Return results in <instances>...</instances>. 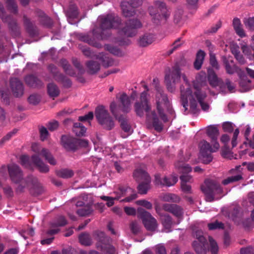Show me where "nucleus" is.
<instances>
[{
    "mask_svg": "<svg viewBox=\"0 0 254 254\" xmlns=\"http://www.w3.org/2000/svg\"><path fill=\"white\" fill-rule=\"evenodd\" d=\"M182 77L183 83L180 87L181 99L185 111L190 107V111L193 114L197 111L199 104L204 111H207L209 105L204 101L206 93L203 92L206 83V76L204 72H200L196 77L191 87L185 74L181 75L179 68L173 67L166 72L165 81L168 90L172 92L175 91L176 85L179 83Z\"/></svg>",
    "mask_w": 254,
    "mask_h": 254,
    "instance_id": "f257e3e1",
    "label": "nucleus"
},
{
    "mask_svg": "<svg viewBox=\"0 0 254 254\" xmlns=\"http://www.w3.org/2000/svg\"><path fill=\"white\" fill-rule=\"evenodd\" d=\"M146 91L143 92L140 98V101L135 103V111L139 116H142L144 113L146 115V124L148 127H154V129L160 131L162 129V123L159 121V118L164 121H167V117L164 113L165 110L171 111L170 102L167 96L163 93L162 90L159 87L154 89L152 96H155V100L157 110V114L154 110H152L148 103V97L147 94V86L143 85Z\"/></svg>",
    "mask_w": 254,
    "mask_h": 254,
    "instance_id": "f03ea898",
    "label": "nucleus"
},
{
    "mask_svg": "<svg viewBox=\"0 0 254 254\" xmlns=\"http://www.w3.org/2000/svg\"><path fill=\"white\" fill-rule=\"evenodd\" d=\"M31 150L36 154L33 155L31 159L26 155H22L20 157L21 164L24 167L31 168L32 164L37 167L40 172H48L49 171L48 166L42 162L39 158V155L44 157L50 164L52 165L56 164V160L51 155L50 151L47 148L42 147L39 143H32Z\"/></svg>",
    "mask_w": 254,
    "mask_h": 254,
    "instance_id": "7ed1b4c3",
    "label": "nucleus"
},
{
    "mask_svg": "<svg viewBox=\"0 0 254 254\" xmlns=\"http://www.w3.org/2000/svg\"><path fill=\"white\" fill-rule=\"evenodd\" d=\"M206 133L211 138V145L209 142L202 140L198 144L199 150L198 156L199 161L204 164H208L213 159L212 153L217 151L220 147L219 143L217 141V137L219 133L218 129L215 126H209L206 128Z\"/></svg>",
    "mask_w": 254,
    "mask_h": 254,
    "instance_id": "20e7f679",
    "label": "nucleus"
},
{
    "mask_svg": "<svg viewBox=\"0 0 254 254\" xmlns=\"http://www.w3.org/2000/svg\"><path fill=\"white\" fill-rule=\"evenodd\" d=\"M194 236L196 240L192 243V246L197 254H206L207 250H210L212 254H217L218 247L216 242L211 237H209L210 248L208 249L205 238L200 230L195 231Z\"/></svg>",
    "mask_w": 254,
    "mask_h": 254,
    "instance_id": "39448f33",
    "label": "nucleus"
},
{
    "mask_svg": "<svg viewBox=\"0 0 254 254\" xmlns=\"http://www.w3.org/2000/svg\"><path fill=\"white\" fill-rule=\"evenodd\" d=\"M148 12L152 22L156 25L164 23L170 15L166 4L159 0L154 1L153 5L148 7Z\"/></svg>",
    "mask_w": 254,
    "mask_h": 254,
    "instance_id": "423d86ee",
    "label": "nucleus"
},
{
    "mask_svg": "<svg viewBox=\"0 0 254 254\" xmlns=\"http://www.w3.org/2000/svg\"><path fill=\"white\" fill-rule=\"evenodd\" d=\"M113 194L115 195V197L107 196H101L100 197L102 200L107 201V205L109 207L114 205L115 200H118L122 196H127L122 201L127 202L131 201L137 197L135 191L128 187H120L119 190L114 191Z\"/></svg>",
    "mask_w": 254,
    "mask_h": 254,
    "instance_id": "0eeeda50",
    "label": "nucleus"
},
{
    "mask_svg": "<svg viewBox=\"0 0 254 254\" xmlns=\"http://www.w3.org/2000/svg\"><path fill=\"white\" fill-rule=\"evenodd\" d=\"M201 189L206 195L207 201H211L215 198L218 199L221 197V196H219L217 195L222 193V189L219 184L212 180H205Z\"/></svg>",
    "mask_w": 254,
    "mask_h": 254,
    "instance_id": "6e6552de",
    "label": "nucleus"
},
{
    "mask_svg": "<svg viewBox=\"0 0 254 254\" xmlns=\"http://www.w3.org/2000/svg\"><path fill=\"white\" fill-rule=\"evenodd\" d=\"M134 98V95L128 97L126 94L123 93L119 99L120 105H118L115 102H113L110 105V110L115 118L120 121V119L118 117L117 113L121 111L124 113L129 112L130 109V101Z\"/></svg>",
    "mask_w": 254,
    "mask_h": 254,
    "instance_id": "1a4fd4ad",
    "label": "nucleus"
},
{
    "mask_svg": "<svg viewBox=\"0 0 254 254\" xmlns=\"http://www.w3.org/2000/svg\"><path fill=\"white\" fill-rule=\"evenodd\" d=\"M133 176L137 182H141L138 186L140 194H146L150 189V178L145 170L137 169L133 173Z\"/></svg>",
    "mask_w": 254,
    "mask_h": 254,
    "instance_id": "9d476101",
    "label": "nucleus"
},
{
    "mask_svg": "<svg viewBox=\"0 0 254 254\" xmlns=\"http://www.w3.org/2000/svg\"><path fill=\"white\" fill-rule=\"evenodd\" d=\"M95 116L99 124L106 129H111L114 127V122L104 106H99L96 108Z\"/></svg>",
    "mask_w": 254,
    "mask_h": 254,
    "instance_id": "9b49d317",
    "label": "nucleus"
},
{
    "mask_svg": "<svg viewBox=\"0 0 254 254\" xmlns=\"http://www.w3.org/2000/svg\"><path fill=\"white\" fill-rule=\"evenodd\" d=\"M100 23V27L103 32L110 28H121L120 19L119 17L111 14L107 15H101L98 19Z\"/></svg>",
    "mask_w": 254,
    "mask_h": 254,
    "instance_id": "f8f14e48",
    "label": "nucleus"
},
{
    "mask_svg": "<svg viewBox=\"0 0 254 254\" xmlns=\"http://www.w3.org/2000/svg\"><path fill=\"white\" fill-rule=\"evenodd\" d=\"M137 214L142 220L145 228L150 231H155L157 228L156 220L152 216L150 213L143 208L139 207L137 209Z\"/></svg>",
    "mask_w": 254,
    "mask_h": 254,
    "instance_id": "ddd939ff",
    "label": "nucleus"
},
{
    "mask_svg": "<svg viewBox=\"0 0 254 254\" xmlns=\"http://www.w3.org/2000/svg\"><path fill=\"white\" fill-rule=\"evenodd\" d=\"M61 141L63 146L67 150H74L78 146L86 147L88 144L86 140L77 139L67 135L62 136Z\"/></svg>",
    "mask_w": 254,
    "mask_h": 254,
    "instance_id": "4468645a",
    "label": "nucleus"
},
{
    "mask_svg": "<svg viewBox=\"0 0 254 254\" xmlns=\"http://www.w3.org/2000/svg\"><path fill=\"white\" fill-rule=\"evenodd\" d=\"M97 247L98 249L103 251L105 254H116L115 248L110 245L109 239L105 236L103 232H98L97 234Z\"/></svg>",
    "mask_w": 254,
    "mask_h": 254,
    "instance_id": "2eb2a0df",
    "label": "nucleus"
},
{
    "mask_svg": "<svg viewBox=\"0 0 254 254\" xmlns=\"http://www.w3.org/2000/svg\"><path fill=\"white\" fill-rule=\"evenodd\" d=\"M143 0H130L129 2H123L121 8L125 17H131L135 15V8L141 5Z\"/></svg>",
    "mask_w": 254,
    "mask_h": 254,
    "instance_id": "dca6fc26",
    "label": "nucleus"
},
{
    "mask_svg": "<svg viewBox=\"0 0 254 254\" xmlns=\"http://www.w3.org/2000/svg\"><path fill=\"white\" fill-rule=\"evenodd\" d=\"M141 26L142 24L138 20H129L126 26L123 28L121 32L127 36L132 37L136 34V29L141 27Z\"/></svg>",
    "mask_w": 254,
    "mask_h": 254,
    "instance_id": "f3484780",
    "label": "nucleus"
},
{
    "mask_svg": "<svg viewBox=\"0 0 254 254\" xmlns=\"http://www.w3.org/2000/svg\"><path fill=\"white\" fill-rule=\"evenodd\" d=\"M178 181V176L175 175H172L170 177H164L161 179L159 174L155 176V182L157 185L166 186L170 187L175 185Z\"/></svg>",
    "mask_w": 254,
    "mask_h": 254,
    "instance_id": "a211bd4d",
    "label": "nucleus"
},
{
    "mask_svg": "<svg viewBox=\"0 0 254 254\" xmlns=\"http://www.w3.org/2000/svg\"><path fill=\"white\" fill-rule=\"evenodd\" d=\"M8 169L10 178L13 182H18L22 177V173L16 165L12 164L8 166Z\"/></svg>",
    "mask_w": 254,
    "mask_h": 254,
    "instance_id": "6ab92c4d",
    "label": "nucleus"
},
{
    "mask_svg": "<svg viewBox=\"0 0 254 254\" xmlns=\"http://www.w3.org/2000/svg\"><path fill=\"white\" fill-rule=\"evenodd\" d=\"M10 86L16 96L18 97L22 95L23 92V85L17 78H14L10 79Z\"/></svg>",
    "mask_w": 254,
    "mask_h": 254,
    "instance_id": "aec40b11",
    "label": "nucleus"
},
{
    "mask_svg": "<svg viewBox=\"0 0 254 254\" xmlns=\"http://www.w3.org/2000/svg\"><path fill=\"white\" fill-rule=\"evenodd\" d=\"M181 189L186 193H191V187L190 184L192 182V177L190 175H183L180 177Z\"/></svg>",
    "mask_w": 254,
    "mask_h": 254,
    "instance_id": "412c9836",
    "label": "nucleus"
},
{
    "mask_svg": "<svg viewBox=\"0 0 254 254\" xmlns=\"http://www.w3.org/2000/svg\"><path fill=\"white\" fill-rule=\"evenodd\" d=\"M92 35L94 37L93 39L90 38L89 35H85L81 38V40L85 42L86 43H87L88 44L93 46L97 48L100 47V45L97 43V41L100 39H104V37L101 34H96L94 30L93 31Z\"/></svg>",
    "mask_w": 254,
    "mask_h": 254,
    "instance_id": "4be33fe9",
    "label": "nucleus"
},
{
    "mask_svg": "<svg viewBox=\"0 0 254 254\" xmlns=\"http://www.w3.org/2000/svg\"><path fill=\"white\" fill-rule=\"evenodd\" d=\"M240 46L243 54L250 60H254V51H253L251 45L249 46L246 42L242 40L240 43Z\"/></svg>",
    "mask_w": 254,
    "mask_h": 254,
    "instance_id": "5701e85b",
    "label": "nucleus"
},
{
    "mask_svg": "<svg viewBox=\"0 0 254 254\" xmlns=\"http://www.w3.org/2000/svg\"><path fill=\"white\" fill-rule=\"evenodd\" d=\"M230 47L232 54L238 62L241 64H244L246 61L244 56L240 53L239 46L237 44L233 42L231 43Z\"/></svg>",
    "mask_w": 254,
    "mask_h": 254,
    "instance_id": "b1692460",
    "label": "nucleus"
},
{
    "mask_svg": "<svg viewBox=\"0 0 254 254\" xmlns=\"http://www.w3.org/2000/svg\"><path fill=\"white\" fill-rule=\"evenodd\" d=\"M240 86L242 92H247L254 88V82L248 79L246 76H240Z\"/></svg>",
    "mask_w": 254,
    "mask_h": 254,
    "instance_id": "393cba45",
    "label": "nucleus"
},
{
    "mask_svg": "<svg viewBox=\"0 0 254 254\" xmlns=\"http://www.w3.org/2000/svg\"><path fill=\"white\" fill-rule=\"evenodd\" d=\"M163 208L164 210L171 212L178 218H180L183 214L181 207L175 204H165L163 206Z\"/></svg>",
    "mask_w": 254,
    "mask_h": 254,
    "instance_id": "a878e982",
    "label": "nucleus"
},
{
    "mask_svg": "<svg viewBox=\"0 0 254 254\" xmlns=\"http://www.w3.org/2000/svg\"><path fill=\"white\" fill-rule=\"evenodd\" d=\"M233 25L236 34L241 38L246 37L247 35L243 28L241 20L238 18H235L233 21Z\"/></svg>",
    "mask_w": 254,
    "mask_h": 254,
    "instance_id": "bb28decb",
    "label": "nucleus"
},
{
    "mask_svg": "<svg viewBox=\"0 0 254 254\" xmlns=\"http://www.w3.org/2000/svg\"><path fill=\"white\" fill-rule=\"evenodd\" d=\"M208 78L212 86L215 87L218 85L220 81L214 72L210 68L208 69Z\"/></svg>",
    "mask_w": 254,
    "mask_h": 254,
    "instance_id": "cd10ccee",
    "label": "nucleus"
},
{
    "mask_svg": "<svg viewBox=\"0 0 254 254\" xmlns=\"http://www.w3.org/2000/svg\"><path fill=\"white\" fill-rule=\"evenodd\" d=\"M204 57L205 53L203 51L200 50L197 52L196 59L194 63V66L196 69L198 70L201 68Z\"/></svg>",
    "mask_w": 254,
    "mask_h": 254,
    "instance_id": "c85d7f7f",
    "label": "nucleus"
},
{
    "mask_svg": "<svg viewBox=\"0 0 254 254\" xmlns=\"http://www.w3.org/2000/svg\"><path fill=\"white\" fill-rule=\"evenodd\" d=\"M161 220L164 226L163 231L167 233L170 232L172 224L170 217L168 215H164L161 216Z\"/></svg>",
    "mask_w": 254,
    "mask_h": 254,
    "instance_id": "c756f323",
    "label": "nucleus"
},
{
    "mask_svg": "<svg viewBox=\"0 0 254 254\" xmlns=\"http://www.w3.org/2000/svg\"><path fill=\"white\" fill-rule=\"evenodd\" d=\"M154 40V37L152 34H145L139 40V45L145 47L151 44Z\"/></svg>",
    "mask_w": 254,
    "mask_h": 254,
    "instance_id": "7c9ffc66",
    "label": "nucleus"
},
{
    "mask_svg": "<svg viewBox=\"0 0 254 254\" xmlns=\"http://www.w3.org/2000/svg\"><path fill=\"white\" fill-rule=\"evenodd\" d=\"M73 131L77 136H83L86 131V128L80 123L74 124Z\"/></svg>",
    "mask_w": 254,
    "mask_h": 254,
    "instance_id": "2f4dec72",
    "label": "nucleus"
},
{
    "mask_svg": "<svg viewBox=\"0 0 254 254\" xmlns=\"http://www.w3.org/2000/svg\"><path fill=\"white\" fill-rule=\"evenodd\" d=\"M175 167L180 173L186 174L190 172L191 171V168L188 164L183 162H178L175 164Z\"/></svg>",
    "mask_w": 254,
    "mask_h": 254,
    "instance_id": "473e14b6",
    "label": "nucleus"
},
{
    "mask_svg": "<svg viewBox=\"0 0 254 254\" xmlns=\"http://www.w3.org/2000/svg\"><path fill=\"white\" fill-rule=\"evenodd\" d=\"M161 199L167 202H178L180 199L178 196L172 193H165L161 196Z\"/></svg>",
    "mask_w": 254,
    "mask_h": 254,
    "instance_id": "72a5a7b5",
    "label": "nucleus"
},
{
    "mask_svg": "<svg viewBox=\"0 0 254 254\" xmlns=\"http://www.w3.org/2000/svg\"><path fill=\"white\" fill-rule=\"evenodd\" d=\"M26 82L30 86L36 87L39 84L40 81L34 75H30L25 77Z\"/></svg>",
    "mask_w": 254,
    "mask_h": 254,
    "instance_id": "f704fd0d",
    "label": "nucleus"
},
{
    "mask_svg": "<svg viewBox=\"0 0 254 254\" xmlns=\"http://www.w3.org/2000/svg\"><path fill=\"white\" fill-rule=\"evenodd\" d=\"M243 23L246 28L254 31V17H245L243 19Z\"/></svg>",
    "mask_w": 254,
    "mask_h": 254,
    "instance_id": "c9c22d12",
    "label": "nucleus"
},
{
    "mask_svg": "<svg viewBox=\"0 0 254 254\" xmlns=\"http://www.w3.org/2000/svg\"><path fill=\"white\" fill-rule=\"evenodd\" d=\"M87 66L89 72L92 74L97 72L99 70L100 68L99 64L98 63L93 61L88 62L87 64Z\"/></svg>",
    "mask_w": 254,
    "mask_h": 254,
    "instance_id": "e433bc0d",
    "label": "nucleus"
},
{
    "mask_svg": "<svg viewBox=\"0 0 254 254\" xmlns=\"http://www.w3.org/2000/svg\"><path fill=\"white\" fill-rule=\"evenodd\" d=\"M48 92L51 97L57 96L59 93L57 86L53 83H50L48 85Z\"/></svg>",
    "mask_w": 254,
    "mask_h": 254,
    "instance_id": "4c0bfd02",
    "label": "nucleus"
},
{
    "mask_svg": "<svg viewBox=\"0 0 254 254\" xmlns=\"http://www.w3.org/2000/svg\"><path fill=\"white\" fill-rule=\"evenodd\" d=\"M92 209L90 205H86L84 207L77 210V213L81 216H85L91 214Z\"/></svg>",
    "mask_w": 254,
    "mask_h": 254,
    "instance_id": "58836bf2",
    "label": "nucleus"
},
{
    "mask_svg": "<svg viewBox=\"0 0 254 254\" xmlns=\"http://www.w3.org/2000/svg\"><path fill=\"white\" fill-rule=\"evenodd\" d=\"M80 243L85 246H88L91 244V240L88 234H82L79 236Z\"/></svg>",
    "mask_w": 254,
    "mask_h": 254,
    "instance_id": "ea45409f",
    "label": "nucleus"
},
{
    "mask_svg": "<svg viewBox=\"0 0 254 254\" xmlns=\"http://www.w3.org/2000/svg\"><path fill=\"white\" fill-rule=\"evenodd\" d=\"M73 173L70 170L63 169L58 173V175L63 178H68L72 176Z\"/></svg>",
    "mask_w": 254,
    "mask_h": 254,
    "instance_id": "a19ab883",
    "label": "nucleus"
},
{
    "mask_svg": "<svg viewBox=\"0 0 254 254\" xmlns=\"http://www.w3.org/2000/svg\"><path fill=\"white\" fill-rule=\"evenodd\" d=\"M221 154L223 157L226 158H228L230 159L237 158L236 157L234 156L233 153H232L231 151L226 147L222 148Z\"/></svg>",
    "mask_w": 254,
    "mask_h": 254,
    "instance_id": "79ce46f5",
    "label": "nucleus"
},
{
    "mask_svg": "<svg viewBox=\"0 0 254 254\" xmlns=\"http://www.w3.org/2000/svg\"><path fill=\"white\" fill-rule=\"evenodd\" d=\"M183 11L179 9L175 12L174 14V21L176 23H179L184 19Z\"/></svg>",
    "mask_w": 254,
    "mask_h": 254,
    "instance_id": "37998d69",
    "label": "nucleus"
},
{
    "mask_svg": "<svg viewBox=\"0 0 254 254\" xmlns=\"http://www.w3.org/2000/svg\"><path fill=\"white\" fill-rule=\"evenodd\" d=\"M105 49L111 53L120 56L121 55V52L120 50L117 47L112 46L109 45H105Z\"/></svg>",
    "mask_w": 254,
    "mask_h": 254,
    "instance_id": "c03bdc74",
    "label": "nucleus"
},
{
    "mask_svg": "<svg viewBox=\"0 0 254 254\" xmlns=\"http://www.w3.org/2000/svg\"><path fill=\"white\" fill-rule=\"evenodd\" d=\"M208 227L209 229L210 230L217 229H222L223 228V224L216 221L213 223L208 224Z\"/></svg>",
    "mask_w": 254,
    "mask_h": 254,
    "instance_id": "a18cd8bd",
    "label": "nucleus"
},
{
    "mask_svg": "<svg viewBox=\"0 0 254 254\" xmlns=\"http://www.w3.org/2000/svg\"><path fill=\"white\" fill-rule=\"evenodd\" d=\"M241 179V176L240 175H236L235 176H231L224 180L223 181V184L224 185H226L230 183L238 181Z\"/></svg>",
    "mask_w": 254,
    "mask_h": 254,
    "instance_id": "49530a36",
    "label": "nucleus"
},
{
    "mask_svg": "<svg viewBox=\"0 0 254 254\" xmlns=\"http://www.w3.org/2000/svg\"><path fill=\"white\" fill-rule=\"evenodd\" d=\"M97 58L101 60L103 64L105 66H108L111 65V61L106 56L100 55L98 56Z\"/></svg>",
    "mask_w": 254,
    "mask_h": 254,
    "instance_id": "de8ad7c7",
    "label": "nucleus"
},
{
    "mask_svg": "<svg viewBox=\"0 0 254 254\" xmlns=\"http://www.w3.org/2000/svg\"><path fill=\"white\" fill-rule=\"evenodd\" d=\"M34 234V231L31 228H28L26 230H24L21 232V235L24 239H27L28 236H33Z\"/></svg>",
    "mask_w": 254,
    "mask_h": 254,
    "instance_id": "09e8293b",
    "label": "nucleus"
},
{
    "mask_svg": "<svg viewBox=\"0 0 254 254\" xmlns=\"http://www.w3.org/2000/svg\"><path fill=\"white\" fill-rule=\"evenodd\" d=\"M66 221L65 218L63 216H60L58 218L57 222L52 224V227H58L59 226H63L65 225Z\"/></svg>",
    "mask_w": 254,
    "mask_h": 254,
    "instance_id": "8fccbe9b",
    "label": "nucleus"
},
{
    "mask_svg": "<svg viewBox=\"0 0 254 254\" xmlns=\"http://www.w3.org/2000/svg\"><path fill=\"white\" fill-rule=\"evenodd\" d=\"M40 134V138L42 141H44L46 140L48 135V131L47 128L45 127H41L39 129Z\"/></svg>",
    "mask_w": 254,
    "mask_h": 254,
    "instance_id": "3c124183",
    "label": "nucleus"
},
{
    "mask_svg": "<svg viewBox=\"0 0 254 254\" xmlns=\"http://www.w3.org/2000/svg\"><path fill=\"white\" fill-rule=\"evenodd\" d=\"M198 0H187L188 6L189 9L192 10H196L198 7Z\"/></svg>",
    "mask_w": 254,
    "mask_h": 254,
    "instance_id": "603ef678",
    "label": "nucleus"
},
{
    "mask_svg": "<svg viewBox=\"0 0 254 254\" xmlns=\"http://www.w3.org/2000/svg\"><path fill=\"white\" fill-rule=\"evenodd\" d=\"M137 205L142 206L147 209H150L152 208V205L151 202L145 200H139L136 201Z\"/></svg>",
    "mask_w": 254,
    "mask_h": 254,
    "instance_id": "864d4df0",
    "label": "nucleus"
},
{
    "mask_svg": "<svg viewBox=\"0 0 254 254\" xmlns=\"http://www.w3.org/2000/svg\"><path fill=\"white\" fill-rule=\"evenodd\" d=\"M235 125L230 122H226L223 125V129L226 132H231L234 128Z\"/></svg>",
    "mask_w": 254,
    "mask_h": 254,
    "instance_id": "5fc2aeb1",
    "label": "nucleus"
},
{
    "mask_svg": "<svg viewBox=\"0 0 254 254\" xmlns=\"http://www.w3.org/2000/svg\"><path fill=\"white\" fill-rule=\"evenodd\" d=\"M226 69L227 72L229 74H233L234 72L237 71V67L236 66L231 63V64H229L227 63H226Z\"/></svg>",
    "mask_w": 254,
    "mask_h": 254,
    "instance_id": "6e6d98bb",
    "label": "nucleus"
},
{
    "mask_svg": "<svg viewBox=\"0 0 254 254\" xmlns=\"http://www.w3.org/2000/svg\"><path fill=\"white\" fill-rule=\"evenodd\" d=\"M6 3L8 8L12 12H16L17 11V6L14 0H6Z\"/></svg>",
    "mask_w": 254,
    "mask_h": 254,
    "instance_id": "4d7b16f0",
    "label": "nucleus"
},
{
    "mask_svg": "<svg viewBox=\"0 0 254 254\" xmlns=\"http://www.w3.org/2000/svg\"><path fill=\"white\" fill-rule=\"evenodd\" d=\"M156 254H167L166 249L162 244H159L155 247Z\"/></svg>",
    "mask_w": 254,
    "mask_h": 254,
    "instance_id": "13d9d810",
    "label": "nucleus"
},
{
    "mask_svg": "<svg viewBox=\"0 0 254 254\" xmlns=\"http://www.w3.org/2000/svg\"><path fill=\"white\" fill-rule=\"evenodd\" d=\"M239 134V130L238 128H237L234 132L233 136L232 139L231 143L233 147H235L237 144V138Z\"/></svg>",
    "mask_w": 254,
    "mask_h": 254,
    "instance_id": "bf43d9fd",
    "label": "nucleus"
},
{
    "mask_svg": "<svg viewBox=\"0 0 254 254\" xmlns=\"http://www.w3.org/2000/svg\"><path fill=\"white\" fill-rule=\"evenodd\" d=\"M93 118V113L92 112H89L87 115H85L84 116H80L79 117V121H89L91 120Z\"/></svg>",
    "mask_w": 254,
    "mask_h": 254,
    "instance_id": "052dcab7",
    "label": "nucleus"
},
{
    "mask_svg": "<svg viewBox=\"0 0 254 254\" xmlns=\"http://www.w3.org/2000/svg\"><path fill=\"white\" fill-rule=\"evenodd\" d=\"M121 127L122 129L128 134H130L132 132V130L130 127L126 122H122L121 123Z\"/></svg>",
    "mask_w": 254,
    "mask_h": 254,
    "instance_id": "680f3d73",
    "label": "nucleus"
},
{
    "mask_svg": "<svg viewBox=\"0 0 254 254\" xmlns=\"http://www.w3.org/2000/svg\"><path fill=\"white\" fill-rule=\"evenodd\" d=\"M210 63L212 67L216 69L218 68V64L215 59V56L212 53L210 54Z\"/></svg>",
    "mask_w": 254,
    "mask_h": 254,
    "instance_id": "e2e57ef3",
    "label": "nucleus"
},
{
    "mask_svg": "<svg viewBox=\"0 0 254 254\" xmlns=\"http://www.w3.org/2000/svg\"><path fill=\"white\" fill-rule=\"evenodd\" d=\"M124 210L128 215H135L136 214V210L133 207H125Z\"/></svg>",
    "mask_w": 254,
    "mask_h": 254,
    "instance_id": "0e129e2a",
    "label": "nucleus"
},
{
    "mask_svg": "<svg viewBox=\"0 0 254 254\" xmlns=\"http://www.w3.org/2000/svg\"><path fill=\"white\" fill-rule=\"evenodd\" d=\"M29 103L33 104H36L39 101V97L35 95H31L28 98Z\"/></svg>",
    "mask_w": 254,
    "mask_h": 254,
    "instance_id": "69168bd1",
    "label": "nucleus"
},
{
    "mask_svg": "<svg viewBox=\"0 0 254 254\" xmlns=\"http://www.w3.org/2000/svg\"><path fill=\"white\" fill-rule=\"evenodd\" d=\"M59 124L57 121H53L48 124V127L49 130L53 131L58 128Z\"/></svg>",
    "mask_w": 254,
    "mask_h": 254,
    "instance_id": "338daca9",
    "label": "nucleus"
},
{
    "mask_svg": "<svg viewBox=\"0 0 254 254\" xmlns=\"http://www.w3.org/2000/svg\"><path fill=\"white\" fill-rule=\"evenodd\" d=\"M249 145L254 149V150L250 151L249 152V155L251 157H254V133L253 136V140L250 141Z\"/></svg>",
    "mask_w": 254,
    "mask_h": 254,
    "instance_id": "774afa93",
    "label": "nucleus"
}]
</instances>
